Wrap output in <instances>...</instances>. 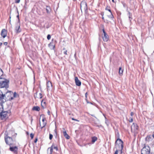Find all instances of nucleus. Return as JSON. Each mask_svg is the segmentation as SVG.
<instances>
[{"label":"nucleus","mask_w":154,"mask_h":154,"mask_svg":"<svg viewBox=\"0 0 154 154\" xmlns=\"http://www.w3.org/2000/svg\"><path fill=\"white\" fill-rule=\"evenodd\" d=\"M75 82L76 85L80 86L81 85V82L79 80L77 77H75Z\"/></svg>","instance_id":"obj_12"},{"label":"nucleus","mask_w":154,"mask_h":154,"mask_svg":"<svg viewBox=\"0 0 154 154\" xmlns=\"http://www.w3.org/2000/svg\"><path fill=\"white\" fill-rule=\"evenodd\" d=\"M108 10V11H109L110 12H111V14H112V13H111V10H110V9H109V10Z\"/></svg>","instance_id":"obj_45"},{"label":"nucleus","mask_w":154,"mask_h":154,"mask_svg":"<svg viewBox=\"0 0 154 154\" xmlns=\"http://www.w3.org/2000/svg\"><path fill=\"white\" fill-rule=\"evenodd\" d=\"M72 119L73 120H75V121H77V122H79V121L78 120H77L76 119H74V118H72Z\"/></svg>","instance_id":"obj_36"},{"label":"nucleus","mask_w":154,"mask_h":154,"mask_svg":"<svg viewBox=\"0 0 154 154\" xmlns=\"http://www.w3.org/2000/svg\"><path fill=\"white\" fill-rule=\"evenodd\" d=\"M17 13H18V14H19L18 11H17Z\"/></svg>","instance_id":"obj_54"},{"label":"nucleus","mask_w":154,"mask_h":154,"mask_svg":"<svg viewBox=\"0 0 154 154\" xmlns=\"http://www.w3.org/2000/svg\"><path fill=\"white\" fill-rule=\"evenodd\" d=\"M2 45V43L0 42V46H1Z\"/></svg>","instance_id":"obj_46"},{"label":"nucleus","mask_w":154,"mask_h":154,"mask_svg":"<svg viewBox=\"0 0 154 154\" xmlns=\"http://www.w3.org/2000/svg\"><path fill=\"white\" fill-rule=\"evenodd\" d=\"M6 101V97L5 94H4L2 92L0 91V101L4 103Z\"/></svg>","instance_id":"obj_8"},{"label":"nucleus","mask_w":154,"mask_h":154,"mask_svg":"<svg viewBox=\"0 0 154 154\" xmlns=\"http://www.w3.org/2000/svg\"><path fill=\"white\" fill-rule=\"evenodd\" d=\"M103 115L104 116V117L105 118V123L107 125H109L108 121L107 120V118H106V117H105V116L104 115V114H103Z\"/></svg>","instance_id":"obj_25"},{"label":"nucleus","mask_w":154,"mask_h":154,"mask_svg":"<svg viewBox=\"0 0 154 154\" xmlns=\"http://www.w3.org/2000/svg\"><path fill=\"white\" fill-rule=\"evenodd\" d=\"M4 44L5 45H7L8 44V43L7 42H5L4 43Z\"/></svg>","instance_id":"obj_40"},{"label":"nucleus","mask_w":154,"mask_h":154,"mask_svg":"<svg viewBox=\"0 0 154 154\" xmlns=\"http://www.w3.org/2000/svg\"><path fill=\"white\" fill-rule=\"evenodd\" d=\"M46 10L47 13H49L51 11V9L49 7L47 6L46 8Z\"/></svg>","instance_id":"obj_20"},{"label":"nucleus","mask_w":154,"mask_h":154,"mask_svg":"<svg viewBox=\"0 0 154 154\" xmlns=\"http://www.w3.org/2000/svg\"><path fill=\"white\" fill-rule=\"evenodd\" d=\"M63 50H64L63 51V53L65 55H67V51L66 50L65 48H63Z\"/></svg>","instance_id":"obj_28"},{"label":"nucleus","mask_w":154,"mask_h":154,"mask_svg":"<svg viewBox=\"0 0 154 154\" xmlns=\"http://www.w3.org/2000/svg\"><path fill=\"white\" fill-rule=\"evenodd\" d=\"M37 140H38L37 138H36V139H35V140H34V142H35V143H36V142H37Z\"/></svg>","instance_id":"obj_43"},{"label":"nucleus","mask_w":154,"mask_h":154,"mask_svg":"<svg viewBox=\"0 0 154 154\" xmlns=\"http://www.w3.org/2000/svg\"><path fill=\"white\" fill-rule=\"evenodd\" d=\"M17 17L18 18V21H19V20H20V19H19V14H18L17 16Z\"/></svg>","instance_id":"obj_44"},{"label":"nucleus","mask_w":154,"mask_h":154,"mask_svg":"<svg viewBox=\"0 0 154 154\" xmlns=\"http://www.w3.org/2000/svg\"><path fill=\"white\" fill-rule=\"evenodd\" d=\"M53 149H55L56 151H57L58 150V148L57 146H53Z\"/></svg>","instance_id":"obj_33"},{"label":"nucleus","mask_w":154,"mask_h":154,"mask_svg":"<svg viewBox=\"0 0 154 154\" xmlns=\"http://www.w3.org/2000/svg\"><path fill=\"white\" fill-rule=\"evenodd\" d=\"M15 32L17 33H19L21 31V29H20V20H19V21L16 24L15 29Z\"/></svg>","instance_id":"obj_6"},{"label":"nucleus","mask_w":154,"mask_h":154,"mask_svg":"<svg viewBox=\"0 0 154 154\" xmlns=\"http://www.w3.org/2000/svg\"><path fill=\"white\" fill-rule=\"evenodd\" d=\"M9 149L11 151L14 153H16L18 150V148L16 146H10Z\"/></svg>","instance_id":"obj_10"},{"label":"nucleus","mask_w":154,"mask_h":154,"mask_svg":"<svg viewBox=\"0 0 154 154\" xmlns=\"http://www.w3.org/2000/svg\"><path fill=\"white\" fill-rule=\"evenodd\" d=\"M134 115V113L133 112H131L130 115L131 116H132Z\"/></svg>","instance_id":"obj_41"},{"label":"nucleus","mask_w":154,"mask_h":154,"mask_svg":"<svg viewBox=\"0 0 154 154\" xmlns=\"http://www.w3.org/2000/svg\"><path fill=\"white\" fill-rule=\"evenodd\" d=\"M51 38V36L50 35L48 34V35L47 36V38L48 40H50Z\"/></svg>","instance_id":"obj_30"},{"label":"nucleus","mask_w":154,"mask_h":154,"mask_svg":"<svg viewBox=\"0 0 154 154\" xmlns=\"http://www.w3.org/2000/svg\"><path fill=\"white\" fill-rule=\"evenodd\" d=\"M8 112L7 111H2L0 113V118L3 120L7 117Z\"/></svg>","instance_id":"obj_5"},{"label":"nucleus","mask_w":154,"mask_h":154,"mask_svg":"<svg viewBox=\"0 0 154 154\" xmlns=\"http://www.w3.org/2000/svg\"><path fill=\"white\" fill-rule=\"evenodd\" d=\"M118 150H116V151L115 152L114 154H118Z\"/></svg>","instance_id":"obj_38"},{"label":"nucleus","mask_w":154,"mask_h":154,"mask_svg":"<svg viewBox=\"0 0 154 154\" xmlns=\"http://www.w3.org/2000/svg\"><path fill=\"white\" fill-rule=\"evenodd\" d=\"M27 134H29V133H28V132H27Z\"/></svg>","instance_id":"obj_52"},{"label":"nucleus","mask_w":154,"mask_h":154,"mask_svg":"<svg viewBox=\"0 0 154 154\" xmlns=\"http://www.w3.org/2000/svg\"><path fill=\"white\" fill-rule=\"evenodd\" d=\"M81 9V10L82 9L86 11L87 10V3L85 2H82L80 4Z\"/></svg>","instance_id":"obj_9"},{"label":"nucleus","mask_w":154,"mask_h":154,"mask_svg":"<svg viewBox=\"0 0 154 154\" xmlns=\"http://www.w3.org/2000/svg\"><path fill=\"white\" fill-rule=\"evenodd\" d=\"M151 137L150 136H147L146 138V140L149 141L151 140Z\"/></svg>","instance_id":"obj_24"},{"label":"nucleus","mask_w":154,"mask_h":154,"mask_svg":"<svg viewBox=\"0 0 154 154\" xmlns=\"http://www.w3.org/2000/svg\"><path fill=\"white\" fill-rule=\"evenodd\" d=\"M150 148L149 146H145L141 150V154H154L150 152Z\"/></svg>","instance_id":"obj_2"},{"label":"nucleus","mask_w":154,"mask_h":154,"mask_svg":"<svg viewBox=\"0 0 154 154\" xmlns=\"http://www.w3.org/2000/svg\"><path fill=\"white\" fill-rule=\"evenodd\" d=\"M128 16L130 21H131L132 19V18H131L132 14L129 12H128Z\"/></svg>","instance_id":"obj_23"},{"label":"nucleus","mask_w":154,"mask_h":154,"mask_svg":"<svg viewBox=\"0 0 154 154\" xmlns=\"http://www.w3.org/2000/svg\"><path fill=\"white\" fill-rule=\"evenodd\" d=\"M1 35L3 38H5L7 35V31L5 29H2L1 32Z\"/></svg>","instance_id":"obj_14"},{"label":"nucleus","mask_w":154,"mask_h":154,"mask_svg":"<svg viewBox=\"0 0 154 154\" xmlns=\"http://www.w3.org/2000/svg\"><path fill=\"white\" fill-rule=\"evenodd\" d=\"M64 131L63 132V135L64 137L67 139H69L70 138L69 136L67 134L66 130L63 129Z\"/></svg>","instance_id":"obj_15"},{"label":"nucleus","mask_w":154,"mask_h":154,"mask_svg":"<svg viewBox=\"0 0 154 154\" xmlns=\"http://www.w3.org/2000/svg\"><path fill=\"white\" fill-rule=\"evenodd\" d=\"M49 46H51L53 48V49H54L55 48V45H53V44H52V42H51L49 44Z\"/></svg>","instance_id":"obj_26"},{"label":"nucleus","mask_w":154,"mask_h":154,"mask_svg":"<svg viewBox=\"0 0 154 154\" xmlns=\"http://www.w3.org/2000/svg\"><path fill=\"white\" fill-rule=\"evenodd\" d=\"M46 122H43L42 124H41L40 123V126L41 127V128L42 129V128L45 127L46 125Z\"/></svg>","instance_id":"obj_19"},{"label":"nucleus","mask_w":154,"mask_h":154,"mask_svg":"<svg viewBox=\"0 0 154 154\" xmlns=\"http://www.w3.org/2000/svg\"><path fill=\"white\" fill-rule=\"evenodd\" d=\"M113 16L112 14L111 18H112Z\"/></svg>","instance_id":"obj_50"},{"label":"nucleus","mask_w":154,"mask_h":154,"mask_svg":"<svg viewBox=\"0 0 154 154\" xmlns=\"http://www.w3.org/2000/svg\"><path fill=\"white\" fill-rule=\"evenodd\" d=\"M45 118L43 117L42 118V121L43 122H45Z\"/></svg>","instance_id":"obj_37"},{"label":"nucleus","mask_w":154,"mask_h":154,"mask_svg":"<svg viewBox=\"0 0 154 154\" xmlns=\"http://www.w3.org/2000/svg\"><path fill=\"white\" fill-rule=\"evenodd\" d=\"M97 140V137H92V143H94Z\"/></svg>","instance_id":"obj_21"},{"label":"nucleus","mask_w":154,"mask_h":154,"mask_svg":"<svg viewBox=\"0 0 154 154\" xmlns=\"http://www.w3.org/2000/svg\"><path fill=\"white\" fill-rule=\"evenodd\" d=\"M103 34L102 35V37L103 40L105 42H107L109 39V36L104 29H103Z\"/></svg>","instance_id":"obj_7"},{"label":"nucleus","mask_w":154,"mask_h":154,"mask_svg":"<svg viewBox=\"0 0 154 154\" xmlns=\"http://www.w3.org/2000/svg\"><path fill=\"white\" fill-rule=\"evenodd\" d=\"M14 97H11V98H10L9 99V100H13V99H14Z\"/></svg>","instance_id":"obj_39"},{"label":"nucleus","mask_w":154,"mask_h":154,"mask_svg":"<svg viewBox=\"0 0 154 154\" xmlns=\"http://www.w3.org/2000/svg\"><path fill=\"white\" fill-rule=\"evenodd\" d=\"M129 121L130 122H133V118H131V117H130L129 118Z\"/></svg>","instance_id":"obj_31"},{"label":"nucleus","mask_w":154,"mask_h":154,"mask_svg":"<svg viewBox=\"0 0 154 154\" xmlns=\"http://www.w3.org/2000/svg\"><path fill=\"white\" fill-rule=\"evenodd\" d=\"M20 0H15V3H18L20 2Z\"/></svg>","instance_id":"obj_35"},{"label":"nucleus","mask_w":154,"mask_h":154,"mask_svg":"<svg viewBox=\"0 0 154 154\" xmlns=\"http://www.w3.org/2000/svg\"><path fill=\"white\" fill-rule=\"evenodd\" d=\"M30 137L32 139L34 137V134L32 133H31L30 134Z\"/></svg>","instance_id":"obj_32"},{"label":"nucleus","mask_w":154,"mask_h":154,"mask_svg":"<svg viewBox=\"0 0 154 154\" xmlns=\"http://www.w3.org/2000/svg\"><path fill=\"white\" fill-rule=\"evenodd\" d=\"M11 23V20H10V23Z\"/></svg>","instance_id":"obj_53"},{"label":"nucleus","mask_w":154,"mask_h":154,"mask_svg":"<svg viewBox=\"0 0 154 154\" xmlns=\"http://www.w3.org/2000/svg\"><path fill=\"white\" fill-rule=\"evenodd\" d=\"M11 17H10V18L11 19Z\"/></svg>","instance_id":"obj_55"},{"label":"nucleus","mask_w":154,"mask_h":154,"mask_svg":"<svg viewBox=\"0 0 154 154\" xmlns=\"http://www.w3.org/2000/svg\"><path fill=\"white\" fill-rule=\"evenodd\" d=\"M91 115L92 116H94V117L95 118H96L95 116H94V115Z\"/></svg>","instance_id":"obj_48"},{"label":"nucleus","mask_w":154,"mask_h":154,"mask_svg":"<svg viewBox=\"0 0 154 154\" xmlns=\"http://www.w3.org/2000/svg\"><path fill=\"white\" fill-rule=\"evenodd\" d=\"M87 93H86L85 94V96L86 97H87Z\"/></svg>","instance_id":"obj_47"},{"label":"nucleus","mask_w":154,"mask_h":154,"mask_svg":"<svg viewBox=\"0 0 154 154\" xmlns=\"http://www.w3.org/2000/svg\"><path fill=\"white\" fill-rule=\"evenodd\" d=\"M53 149V145L51 147L48 148L47 149L48 154H52Z\"/></svg>","instance_id":"obj_13"},{"label":"nucleus","mask_w":154,"mask_h":154,"mask_svg":"<svg viewBox=\"0 0 154 154\" xmlns=\"http://www.w3.org/2000/svg\"><path fill=\"white\" fill-rule=\"evenodd\" d=\"M123 72V70L120 67L119 69V73L120 75H122Z\"/></svg>","instance_id":"obj_22"},{"label":"nucleus","mask_w":154,"mask_h":154,"mask_svg":"<svg viewBox=\"0 0 154 154\" xmlns=\"http://www.w3.org/2000/svg\"><path fill=\"white\" fill-rule=\"evenodd\" d=\"M9 82L8 80L2 78H0V88H8Z\"/></svg>","instance_id":"obj_1"},{"label":"nucleus","mask_w":154,"mask_h":154,"mask_svg":"<svg viewBox=\"0 0 154 154\" xmlns=\"http://www.w3.org/2000/svg\"><path fill=\"white\" fill-rule=\"evenodd\" d=\"M18 96V95L16 92H15L13 94V97H14L15 98L17 97Z\"/></svg>","instance_id":"obj_27"},{"label":"nucleus","mask_w":154,"mask_h":154,"mask_svg":"<svg viewBox=\"0 0 154 154\" xmlns=\"http://www.w3.org/2000/svg\"><path fill=\"white\" fill-rule=\"evenodd\" d=\"M53 137V135L52 134H49V139L50 140H51L52 139Z\"/></svg>","instance_id":"obj_29"},{"label":"nucleus","mask_w":154,"mask_h":154,"mask_svg":"<svg viewBox=\"0 0 154 154\" xmlns=\"http://www.w3.org/2000/svg\"><path fill=\"white\" fill-rule=\"evenodd\" d=\"M47 87L48 89H49L52 87V84L51 82L50 81H48L47 83Z\"/></svg>","instance_id":"obj_16"},{"label":"nucleus","mask_w":154,"mask_h":154,"mask_svg":"<svg viewBox=\"0 0 154 154\" xmlns=\"http://www.w3.org/2000/svg\"><path fill=\"white\" fill-rule=\"evenodd\" d=\"M39 98H40V99H41V98H42V94H41V93H39Z\"/></svg>","instance_id":"obj_34"},{"label":"nucleus","mask_w":154,"mask_h":154,"mask_svg":"<svg viewBox=\"0 0 154 154\" xmlns=\"http://www.w3.org/2000/svg\"><path fill=\"white\" fill-rule=\"evenodd\" d=\"M123 141L120 139H118L115 142V146L116 148L117 147H120L121 150H122L123 148Z\"/></svg>","instance_id":"obj_4"},{"label":"nucleus","mask_w":154,"mask_h":154,"mask_svg":"<svg viewBox=\"0 0 154 154\" xmlns=\"http://www.w3.org/2000/svg\"><path fill=\"white\" fill-rule=\"evenodd\" d=\"M47 113L48 115H50V112L49 110H48L47 112Z\"/></svg>","instance_id":"obj_42"},{"label":"nucleus","mask_w":154,"mask_h":154,"mask_svg":"<svg viewBox=\"0 0 154 154\" xmlns=\"http://www.w3.org/2000/svg\"><path fill=\"white\" fill-rule=\"evenodd\" d=\"M32 110L38 111L40 110V107L38 106H34L32 108Z\"/></svg>","instance_id":"obj_18"},{"label":"nucleus","mask_w":154,"mask_h":154,"mask_svg":"<svg viewBox=\"0 0 154 154\" xmlns=\"http://www.w3.org/2000/svg\"><path fill=\"white\" fill-rule=\"evenodd\" d=\"M41 106L43 108H45L46 107V102L44 100H43L41 102Z\"/></svg>","instance_id":"obj_17"},{"label":"nucleus","mask_w":154,"mask_h":154,"mask_svg":"<svg viewBox=\"0 0 154 154\" xmlns=\"http://www.w3.org/2000/svg\"><path fill=\"white\" fill-rule=\"evenodd\" d=\"M102 19H103V20L104 19V17H102Z\"/></svg>","instance_id":"obj_51"},{"label":"nucleus","mask_w":154,"mask_h":154,"mask_svg":"<svg viewBox=\"0 0 154 154\" xmlns=\"http://www.w3.org/2000/svg\"><path fill=\"white\" fill-rule=\"evenodd\" d=\"M112 1L113 2H115L114 0H112Z\"/></svg>","instance_id":"obj_49"},{"label":"nucleus","mask_w":154,"mask_h":154,"mask_svg":"<svg viewBox=\"0 0 154 154\" xmlns=\"http://www.w3.org/2000/svg\"><path fill=\"white\" fill-rule=\"evenodd\" d=\"M5 138V142L7 144L10 146H11L13 144L14 141L12 138L6 135Z\"/></svg>","instance_id":"obj_3"},{"label":"nucleus","mask_w":154,"mask_h":154,"mask_svg":"<svg viewBox=\"0 0 154 154\" xmlns=\"http://www.w3.org/2000/svg\"><path fill=\"white\" fill-rule=\"evenodd\" d=\"M138 126L137 125V124L134 123H133L132 125L131 126V130L133 129L135 131L137 130H138Z\"/></svg>","instance_id":"obj_11"}]
</instances>
